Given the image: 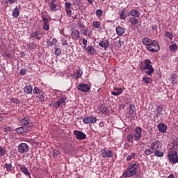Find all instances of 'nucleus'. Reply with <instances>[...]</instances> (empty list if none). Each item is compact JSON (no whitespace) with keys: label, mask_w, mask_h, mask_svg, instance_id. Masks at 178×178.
<instances>
[{"label":"nucleus","mask_w":178,"mask_h":178,"mask_svg":"<svg viewBox=\"0 0 178 178\" xmlns=\"http://www.w3.org/2000/svg\"><path fill=\"white\" fill-rule=\"evenodd\" d=\"M138 170H140V163H130L128 164L127 170L123 172V177H133L137 175Z\"/></svg>","instance_id":"nucleus-1"},{"label":"nucleus","mask_w":178,"mask_h":178,"mask_svg":"<svg viewBox=\"0 0 178 178\" xmlns=\"http://www.w3.org/2000/svg\"><path fill=\"white\" fill-rule=\"evenodd\" d=\"M168 158L170 163H178V153L177 150L170 149L168 154Z\"/></svg>","instance_id":"nucleus-2"},{"label":"nucleus","mask_w":178,"mask_h":178,"mask_svg":"<svg viewBox=\"0 0 178 178\" xmlns=\"http://www.w3.org/2000/svg\"><path fill=\"white\" fill-rule=\"evenodd\" d=\"M147 51H149V52H158L159 49H161V47H159V43L156 42V40H152V43H150L149 47H146Z\"/></svg>","instance_id":"nucleus-3"},{"label":"nucleus","mask_w":178,"mask_h":178,"mask_svg":"<svg viewBox=\"0 0 178 178\" xmlns=\"http://www.w3.org/2000/svg\"><path fill=\"white\" fill-rule=\"evenodd\" d=\"M32 130V128L28 127L26 128V127H21L15 129V131L17 134L19 135L22 134V136H26L27 133H29Z\"/></svg>","instance_id":"nucleus-4"},{"label":"nucleus","mask_w":178,"mask_h":178,"mask_svg":"<svg viewBox=\"0 0 178 178\" xmlns=\"http://www.w3.org/2000/svg\"><path fill=\"white\" fill-rule=\"evenodd\" d=\"M74 135L75 136L76 140H86V138H87V135L81 131L74 130Z\"/></svg>","instance_id":"nucleus-5"},{"label":"nucleus","mask_w":178,"mask_h":178,"mask_svg":"<svg viewBox=\"0 0 178 178\" xmlns=\"http://www.w3.org/2000/svg\"><path fill=\"white\" fill-rule=\"evenodd\" d=\"M143 130L141 129V127H136L135 129V134H134V138L135 141H138L140 140H141V137H142V133Z\"/></svg>","instance_id":"nucleus-6"},{"label":"nucleus","mask_w":178,"mask_h":178,"mask_svg":"<svg viewBox=\"0 0 178 178\" xmlns=\"http://www.w3.org/2000/svg\"><path fill=\"white\" fill-rule=\"evenodd\" d=\"M18 152L20 154L29 152V145H27V143H20L18 145Z\"/></svg>","instance_id":"nucleus-7"},{"label":"nucleus","mask_w":178,"mask_h":178,"mask_svg":"<svg viewBox=\"0 0 178 178\" xmlns=\"http://www.w3.org/2000/svg\"><path fill=\"white\" fill-rule=\"evenodd\" d=\"M20 123L22 127H26V129H28V127H30L31 129L33 127V124L30 122V118H29V117H25L20 121Z\"/></svg>","instance_id":"nucleus-8"},{"label":"nucleus","mask_w":178,"mask_h":178,"mask_svg":"<svg viewBox=\"0 0 178 178\" xmlns=\"http://www.w3.org/2000/svg\"><path fill=\"white\" fill-rule=\"evenodd\" d=\"M77 88L79 91H82V92H88L90 89V86L86 83H80Z\"/></svg>","instance_id":"nucleus-9"},{"label":"nucleus","mask_w":178,"mask_h":178,"mask_svg":"<svg viewBox=\"0 0 178 178\" xmlns=\"http://www.w3.org/2000/svg\"><path fill=\"white\" fill-rule=\"evenodd\" d=\"M102 158H112L113 156V152L112 150H106L103 149L101 150Z\"/></svg>","instance_id":"nucleus-10"},{"label":"nucleus","mask_w":178,"mask_h":178,"mask_svg":"<svg viewBox=\"0 0 178 178\" xmlns=\"http://www.w3.org/2000/svg\"><path fill=\"white\" fill-rule=\"evenodd\" d=\"M83 123H85V124L95 123L97 122V117L90 116V117L84 118L83 119Z\"/></svg>","instance_id":"nucleus-11"},{"label":"nucleus","mask_w":178,"mask_h":178,"mask_svg":"<svg viewBox=\"0 0 178 178\" xmlns=\"http://www.w3.org/2000/svg\"><path fill=\"white\" fill-rule=\"evenodd\" d=\"M66 99L67 98L65 97L58 99V101L53 104L54 108H56V109H58V108H59L60 106H62V105H63V104L66 102Z\"/></svg>","instance_id":"nucleus-12"},{"label":"nucleus","mask_w":178,"mask_h":178,"mask_svg":"<svg viewBox=\"0 0 178 178\" xmlns=\"http://www.w3.org/2000/svg\"><path fill=\"white\" fill-rule=\"evenodd\" d=\"M162 111H163V106L159 105L156 106V110L154 111V118H158L159 116H161V114L162 113Z\"/></svg>","instance_id":"nucleus-13"},{"label":"nucleus","mask_w":178,"mask_h":178,"mask_svg":"<svg viewBox=\"0 0 178 178\" xmlns=\"http://www.w3.org/2000/svg\"><path fill=\"white\" fill-rule=\"evenodd\" d=\"M129 113L131 119H134V118H136L137 113L136 112V106H134V104H130Z\"/></svg>","instance_id":"nucleus-14"},{"label":"nucleus","mask_w":178,"mask_h":178,"mask_svg":"<svg viewBox=\"0 0 178 178\" xmlns=\"http://www.w3.org/2000/svg\"><path fill=\"white\" fill-rule=\"evenodd\" d=\"M158 148H162V143L159 141H154L151 144V149L156 151Z\"/></svg>","instance_id":"nucleus-15"},{"label":"nucleus","mask_w":178,"mask_h":178,"mask_svg":"<svg viewBox=\"0 0 178 178\" xmlns=\"http://www.w3.org/2000/svg\"><path fill=\"white\" fill-rule=\"evenodd\" d=\"M42 22H43V30H49V21H48V18L42 16Z\"/></svg>","instance_id":"nucleus-16"},{"label":"nucleus","mask_w":178,"mask_h":178,"mask_svg":"<svg viewBox=\"0 0 178 178\" xmlns=\"http://www.w3.org/2000/svg\"><path fill=\"white\" fill-rule=\"evenodd\" d=\"M19 169L21 172H22V173L25 175V176H26L27 177L31 178V174L30 173L27 168H26L24 165H21Z\"/></svg>","instance_id":"nucleus-17"},{"label":"nucleus","mask_w":178,"mask_h":178,"mask_svg":"<svg viewBox=\"0 0 178 178\" xmlns=\"http://www.w3.org/2000/svg\"><path fill=\"white\" fill-rule=\"evenodd\" d=\"M71 37L72 40H79V38H80V32L76 29L72 30Z\"/></svg>","instance_id":"nucleus-18"},{"label":"nucleus","mask_w":178,"mask_h":178,"mask_svg":"<svg viewBox=\"0 0 178 178\" xmlns=\"http://www.w3.org/2000/svg\"><path fill=\"white\" fill-rule=\"evenodd\" d=\"M153 40L148 38H144L143 40H142V44L143 45H145L146 46V48H150V44L152 43Z\"/></svg>","instance_id":"nucleus-19"},{"label":"nucleus","mask_w":178,"mask_h":178,"mask_svg":"<svg viewBox=\"0 0 178 178\" xmlns=\"http://www.w3.org/2000/svg\"><path fill=\"white\" fill-rule=\"evenodd\" d=\"M128 16H133V17H138L140 15V11L138 10H131L130 12L127 13Z\"/></svg>","instance_id":"nucleus-20"},{"label":"nucleus","mask_w":178,"mask_h":178,"mask_svg":"<svg viewBox=\"0 0 178 178\" xmlns=\"http://www.w3.org/2000/svg\"><path fill=\"white\" fill-rule=\"evenodd\" d=\"M99 47L102 48H104V49H107L109 47V41L107 40H101L99 43Z\"/></svg>","instance_id":"nucleus-21"},{"label":"nucleus","mask_w":178,"mask_h":178,"mask_svg":"<svg viewBox=\"0 0 178 178\" xmlns=\"http://www.w3.org/2000/svg\"><path fill=\"white\" fill-rule=\"evenodd\" d=\"M157 127H158V129L161 131V133H165L168 129V127L166 126V124L163 123L159 124Z\"/></svg>","instance_id":"nucleus-22"},{"label":"nucleus","mask_w":178,"mask_h":178,"mask_svg":"<svg viewBox=\"0 0 178 178\" xmlns=\"http://www.w3.org/2000/svg\"><path fill=\"white\" fill-rule=\"evenodd\" d=\"M56 2V0H51L49 3V9L51 10V12H56V4L55 3Z\"/></svg>","instance_id":"nucleus-23"},{"label":"nucleus","mask_w":178,"mask_h":178,"mask_svg":"<svg viewBox=\"0 0 178 178\" xmlns=\"http://www.w3.org/2000/svg\"><path fill=\"white\" fill-rule=\"evenodd\" d=\"M149 67H152V65H151V60L145 59L144 60V65H143V69H148Z\"/></svg>","instance_id":"nucleus-24"},{"label":"nucleus","mask_w":178,"mask_h":178,"mask_svg":"<svg viewBox=\"0 0 178 178\" xmlns=\"http://www.w3.org/2000/svg\"><path fill=\"white\" fill-rule=\"evenodd\" d=\"M24 91L26 94H31V92H33V86H31V85H26L24 88Z\"/></svg>","instance_id":"nucleus-25"},{"label":"nucleus","mask_w":178,"mask_h":178,"mask_svg":"<svg viewBox=\"0 0 178 178\" xmlns=\"http://www.w3.org/2000/svg\"><path fill=\"white\" fill-rule=\"evenodd\" d=\"M115 31L118 34V35L120 36L122 34H124V29L122 26H117L115 29Z\"/></svg>","instance_id":"nucleus-26"},{"label":"nucleus","mask_w":178,"mask_h":178,"mask_svg":"<svg viewBox=\"0 0 178 178\" xmlns=\"http://www.w3.org/2000/svg\"><path fill=\"white\" fill-rule=\"evenodd\" d=\"M129 23L132 26H136V24H138V19L136 17H131L129 18Z\"/></svg>","instance_id":"nucleus-27"},{"label":"nucleus","mask_w":178,"mask_h":178,"mask_svg":"<svg viewBox=\"0 0 178 178\" xmlns=\"http://www.w3.org/2000/svg\"><path fill=\"white\" fill-rule=\"evenodd\" d=\"M86 50L88 51V54H89V55H94V54H95L93 46H88Z\"/></svg>","instance_id":"nucleus-28"},{"label":"nucleus","mask_w":178,"mask_h":178,"mask_svg":"<svg viewBox=\"0 0 178 178\" xmlns=\"http://www.w3.org/2000/svg\"><path fill=\"white\" fill-rule=\"evenodd\" d=\"M19 15H20V11L19 10V8L16 7L13 10V17H19Z\"/></svg>","instance_id":"nucleus-29"},{"label":"nucleus","mask_w":178,"mask_h":178,"mask_svg":"<svg viewBox=\"0 0 178 178\" xmlns=\"http://www.w3.org/2000/svg\"><path fill=\"white\" fill-rule=\"evenodd\" d=\"M142 81H143L146 84H151V83H152V79L147 76H143L142 78Z\"/></svg>","instance_id":"nucleus-30"},{"label":"nucleus","mask_w":178,"mask_h":178,"mask_svg":"<svg viewBox=\"0 0 178 178\" xmlns=\"http://www.w3.org/2000/svg\"><path fill=\"white\" fill-rule=\"evenodd\" d=\"M155 156H158L159 158H162L163 156V152L156 149L154 151Z\"/></svg>","instance_id":"nucleus-31"},{"label":"nucleus","mask_w":178,"mask_h":178,"mask_svg":"<svg viewBox=\"0 0 178 178\" xmlns=\"http://www.w3.org/2000/svg\"><path fill=\"white\" fill-rule=\"evenodd\" d=\"M165 37H167V38H169V40H170V41H172V40H173V38H175L173 33H171L169 31H165Z\"/></svg>","instance_id":"nucleus-32"},{"label":"nucleus","mask_w":178,"mask_h":178,"mask_svg":"<svg viewBox=\"0 0 178 178\" xmlns=\"http://www.w3.org/2000/svg\"><path fill=\"white\" fill-rule=\"evenodd\" d=\"M56 42H58V40H56V38H54L52 41L47 40V44L48 47H52V45H55Z\"/></svg>","instance_id":"nucleus-33"},{"label":"nucleus","mask_w":178,"mask_h":178,"mask_svg":"<svg viewBox=\"0 0 178 178\" xmlns=\"http://www.w3.org/2000/svg\"><path fill=\"white\" fill-rule=\"evenodd\" d=\"M145 71V73L148 74L149 76H151L152 74L154 73V67H149V68L143 69Z\"/></svg>","instance_id":"nucleus-34"},{"label":"nucleus","mask_w":178,"mask_h":178,"mask_svg":"<svg viewBox=\"0 0 178 178\" xmlns=\"http://www.w3.org/2000/svg\"><path fill=\"white\" fill-rule=\"evenodd\" d=\"M136 154L134 152L131 153V155H129L127 157V162H130L131 159H136Z\"/></svg>","instance_id":"nucleus-35"},{"label":"nucleus","mask_w":178,"mask_h":178,"mask_svg":"<svg viewBox=\"0 0 178 178\" xmlns=\"http://www.w3.org/2000/svg\"><path fill=\"white\" fill-rule=\"evenodd\" d=\"M4 168H6L7 172H12V169H13V166L10 163H5Z\"/></svg>","instance_id":"nucleus-36"},{"label":"nucleus","mask_w":178,"mask_h":178,"mask_svg":"<svg viewBox=\"0 0 178 178\" xmlns=\"http://www.w3.org/2000/svg\"><path fill=\"white\" fill-rule=\"evenodd\" d=\"M171 144L172 145V147L170 149H175L176 151L177 147H178V141L177 140H174L172 141Z\"/></svg>","instance_id":"nucleus-37"},{"label":"nucleus","mask_w":178,"mask_h":178,"mask_svg":"<svg viewBox=\"0 0 178 178\" xmlns=\"http://www.w3.org/2000/svg\"><path fill=\"white\" fill-rule=\"evenodd\" d=\"M126 10L123 9L121 10L120 14V18L121 20H124L126 19Z\"/></svg>","instance_id":"nucleus-38"},{"label":"nucleus","mask_w":178,"mask_h":178,"mask_svg":"<svg viewBox=\"0 0 178 178\" xmlns=\"http://www.w3.org/2000/svg\"><path fill=\"white\" fill-rule=\"evenodd\" d=\"M170 50L172 51V52H175V51H177L178 49L177 44L176 43H174L169 46Z\"/></svg>","instance_id":"nucleus-39"},{"label":"nucleus","mask_w":178,"mask_h":178,"mask_svg":"<svg viewBox=\"0 0 178 178\" xmlns=\"http://www.w3.org/2000/svg\"><path fill=\"white\" fill-rule=\"evenodd\" d=\"M99 111L102 112V113H103L104 115H106V113H108V108H106V106H102L99 108Z\"/></svg>","instance_id":"nucleus-40"},{"label":"nucleus","mask_w":178,"mask_h":178,"mask_svg":"<svg viewBox=\"0 0 178 178\" xmlns=\"http://www.w3.org/2000/svg\"><path fill=\"white\" fill-rule=\"evenodd\" d=\"M38 35H40V31H36L30 34L31 38H36L37 37H38Z\"/></svg>","instance_id":"nucleus-41"},{"label":"nucleus","mask_w":178,"mask_h":178,"mask_svg":"<svg viewBox=\"0 0 178 178\" xmlns=\"http://www.w3.org/2000/svg\"><path fill=\"white\" fill-rule=\"evenodd\" d=\"M100 26H101V22L98 21L93 22L92 27H94V29H99Z\"/></svg>","instance_id":"nucleus-42"},{"label":"nucleus","mask_w":178,"mask_h":178,"mask_svg":"<svg viewBox=\"0 0 178 178\" xmlns=\"http://www.w3.org/2000/svg\"><path fill=\"white\" fill-rule=\"evenodd\" d=\"M103 13H104V12L102 11V10H101V9L97 10V11H96L97 17H98L99 19V17H102Z\"/></svg>","instance_id":"nucleus-43"},{"label":"nucleus","mask_w":178,"mask_h":178,"mask_svg":"<svg viewBox=\"0 0 178 178\" xmlns=\"http://www.w3.org/2000/svg\"><path fill=\"white\" fill-rule=\"evenodd\" d=\"M5 154H6V150L2 146H0V158L1 156H3Z\"/></svg>","instance_id":"nucleus-44"},{"label":"nucleus","mask_w":178,"mask_h":178,"mask_svg":"<svg viewBox=\"0 0 178 178\" xmlns=\"http://www.w3.org/2000/svg\"><path fill=\"white\" fill-rule=\"evenodd\" d=\"M10 102H13V104H16V105H18V104H20V100L17 98H11Z\"/></svg>","instance_id":"nucleus-45"},{"label":"nucleus","mask_w":178,"mask_h":178,"mask_svg":"<svg viewBox=\"0 0 178 178\" xmlns=\"http://www.w3.org/2000/svg\"><path fill=\"white\" fill-rule=\"evenodd\" d=\"M28 47L30 48V49H34L37 47V44H35V42H29L27 44Z\"/></svg>","instance_id":"nucleus-46"},{"label":"nucleus","mask_w":178,"mask_h":178,"mask_svg":"<svg viewBox=\"0 0 178 178\" xmlns=\"http://www.w3.org/2000/svg\"><path fill=\"white\" fill-rule=\"evenodd\" d=\"M39 99L41 102H44L45 99V96H44V92H41V93H40Z\"/></svg>","instance_id":"nucleus-47"},{"label":"nucleus","mask_w":178,"mask_h":178,"mask_svg":"<svg viewBox=\"0 0 178 178\" xmlns=\"http://www.w3.org/2000/svg\"><path fill=\"white\" fill-rule=\"evenodd\" d=\"M60 54H62V50L60 49V48H56L55 50V55L56 56H59V55H60Z\"/></svg>","instance_id":"nucleus-48"},{"label":"nucleus","mask_w":178,"mask_h":178,"mask_svg":"<svg viewBox=\"0 0 178 178\" xmlns=\"http://www.w3.org/2000/svg\"><path fill=\"white\" fill-rule=\"evenodd\" d=\"M33 92L34 94H41V90H40V88L38 87H35L33 89Z\"/></svg>","instance_id":"nucleus-49"},{"label":"nucleus","mask_w":178,"mask_h":178,"mask_svg":"<svg viewBox=\"0 0 178 178\" xmlns=\"http://www.w3.org/2000/svg\"><path fill=\"white\" fill-rule=\"evenodd\" d=\"M59 154H60L59 149H56L53 150V156H57Z\"/></svg>","instance_id":"nucleus-50"},{"label":"nucleus","mask_w":178,"mask_h":178,"mask_svg":"<svg viewBox=\"0 0 178 178\" xmlns=\"http://www.w3.org/2000/svg\"><path fill=\"white\" fill-rule=\"evenodd\" d=\"M26 73H27V70H26V68H24L20 70L19 74L21 76H24L25 74H26Z\"/></svg>","instance_id":"nucleus-51"},{"label":"nucleus","mask_w":178,"mask_h":178,"mask_svg":"<svg viewBox=\"0 0 178 178\" xmlns=\"http://www.w3.org/2000/svg\"><path fill=\"white\" fill-rule=\"evenodd\" d=\"M127 141L129 143H133V135L132 134H129L127 136Z\"/></svg>","instance_id":"nucleus-52"},{"label":"nucleus","mask_w":178,"mask_h":178,"mask_svg":"<svg viewBox=\"0 0 178 178\" xmlns=\"http://www.w3.org/2000/svg\"><path fill=\"white\" fill-rule=\"evenodd\" d=\"M81 74H83V73H81V70H76V79H79V77H81Z\"/></svg>","instance_id":"nucleus-53"},{"label":"nucleus","mask_w":178,"mask_h":178,"mask_svg":"<svg viewBox=\"0 0 178 178\" xmlns=\"http://www.w3.org/2000/svg\"><path fill=\"white\" fill-rule=\"evenodd\" d=\"M154 152V150H151V149H146L145 151V155H151V154H152Z\"/></svg>","instance_id":"nucleus-54"},{"label":"nucleus","mask_w":178,"mask_h":178,"mask_svg":"<svg viewBox=\"0 0 178 178\" xmlns=\"http://www.w3.org/2000/svg\"><path fill=\"white\" fill-rule=\"evenodd\" d=\"M114 90L115 91H118V92H120V94L123 93V88H114Z\"/></svg>","instance_id":"nucleus-55"},{"label":"nucleus","mask_w":178,"mask_h":178,"mask_svg":"<svg viewBox=\"0 0 178 178\" xmlns=\"http://www.w3.org/2000/svg\"><path fill=\"white\" fill-rule=\"evenodd\" d=\"M87 39L83 38V49H86L87 48Z\"/></svg>","instance_id":"nucleus-56"},{"label":"nucleus","mask_w":178,"mask_h":178,"mask_svg":"<svg viewBox=\"0 0 178 178\" xmlns=\"http://www.w3.org/2000/svg\"><path fill=\"white\" fill-rule=\"evenodd\" d=\"M61 44L62 45H69V44L67 43V40L66 39H62Z\"/></svg>","instance_id":"nucleus-57"},{"label":"nucleus","mask_w":178,"mask_h":178,"mask_svg":"<svg viewBox=\"0 0 178 178\" xmlns=\"http://www.w3.org/2000/svg\"><path fill=\"white\" fill-rule=\"evenodd\" d=\"M124 44V42L122 41V40H119L118 43L117 44V47L118 48H120V47H122V45H123Z\"/></svg>","instance_id":"nucleus-58"},{"label":"nucleus","mask_w":178,"mask_h":178,"mask_svg":"<svg viewBox=\"0 0 178 178\" xmlns=\"http://www.w3.org/2000/svg\"><path fill=\"white\" fill-rule=\"evenodd\" d=\"M65 8H66V9H70V8H72V3L67 2L65 3Z\"/></svg>","instance_id":"nucleus-59"},{"label":"nucleus","mask_w":178,"mask_h":178,"mask_svg":"<svg viewBox=\"0 0 178 178\" xmlns=\"http://www.w3.org/2000/svg\"><path fill=\"white\" fill-rule=\"evenodd\" d=\"M111 95H114V97H119V95H120V92L112 91Z\"/></svg>","instance_id":"nucleus-60"},{"label":"nucleus","mask_w":178,"mask_h":178,"mask_svg":"<svg viewBox=\"0 0 178 178\" xmlns=\"http://www.w3.org/2000/svg\"><path fill=\"white\" fill-rule=\"evenodd\" d=\"M66 13L67 15H69V16H72V10H70V8H67Z\"/></svg>","instance_id":"nucleus-61"},{"label":"nucleus","mask_w":178,"mask_h":178,"mask_svg":"<svg viewBox=\"0 0 178 178\" xmlns=\"http://www.w3.org/2000/svg\"><path fill=\"white\" fill-rule=\"evenodd\" d=\"M11 129L10 127H4L3 128L4 131H10Z\"/></svg>","instance_id":"nucleus-62"},{"label":"nucleus","mask_w":178,"mask_h":178,"mask_svg":"<svg viewBox=\"0 0 178 178\" xmlns=\"http://www.w3.org/2000/svg\"><path fill=\"white\" fill-rule=\"evenodd\" d=\"M81 34H83V35H87V29H81Z\"/></svg>","instance_id":"nucleus-63"},{"label":"nucleus","mask_w":178,"mask_h":178,"mask_svg":"<svg viewBox=\"0 0 178 178\" xmlns=\"http://www.w3.org/2000/svg\"><path fill=\"white\" fill-rule=\"evenodd\" d=\"M78 27L79 29H85L86 26H84V25H83L82 24H78Z\"/></svg>","instance_id":"nucleus-64"}]
</instances>
